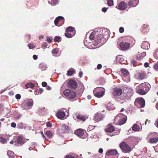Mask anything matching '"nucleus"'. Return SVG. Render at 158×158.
Wrapping results in <instances>:
<instances>
[{
  "label": "nucleus",
  "mask_w": 158,
  "mask_h": 158,
  "mask_svg": "<svg viewBox=\"0 0 158 158\" xmlns=\"http://www.w3.org/2000/svg\"><path fill=\"white\" fill-rule=\"evenodd\" d=\"M103 35L101 34L98 32V31L96 29L93 31L89 36V39L91 40L94 39L93 45L96 46L99 44V46H101L104 44V42H102L101 39H102Z\"/></svg>",
  "instance_id": "1"
},
{
  "label": "nucleus",
  "mask_w": 158,
  "mask_h": 158,
  "mask_svg": "<svg viewBox=\"0 0 158 158\" xmlns=\"http://www.w3.org/2000/svg\"><path fill=\"white\" fill-rule=\"evenodd\" d=\"M69 115L68 110L65 108H62L57 110L56 116L59 118L62 119L66 118Z\"/></svg>",
  "instance_id": "2"
},
{
  "label": "nucleus",
  "mask_w": 158,
  "mask_h": 158,
  "mask_svg": "<svg viewBox=\"0 0 158 158\" xmlns=\"http://www.w3.org/2000/svg\"><path fill=\"white\" fill-rule=\"evenodd\" d=\"M97 29V30L98 31L99 33H100V34H101L103 35V37L102 38V39H101L102 42H106V38H104V36H106V35H107V37L109 35V31L106 29L105 28Z\"/></svg>",
  "instance_id": "3"
},
{
  "label": "nucleus",
  "mask_w": 158,
  "mask_h": 158,
  "mask_svg": "<svg viewBox=\"0 0 158 158\" xmlns=\"http://www.w3.org/2000/svg\"><path fill=\"white\" fill-rule=\"evenodd\" d=\"M33 105V101L32 100L30 99L25 100L22 103V107L24 109L27 110L29 108V107L32 106Z\"/></svg>",
  "instance_id": "4"
},
{
  "label": "nucleus",
  "mask_w": 158,
  "mask_h": 158,
  "mask_svg": "<svg viewBox=\"0 0 158 158\" xmlns=\"http://www.w3.org/2000/svg\"><path fill=\"white\" fill-rule=\"evenodd\" d=\"M119 147L124 153H128L131 151V148L125 142H123L119 144Z\"/></svg>",
  "instance_id": "5"
},
{
  "label": "nucleus",
  "mask_w": 158,
  "mask_h": 158,
  "mask_svg": "<svg viewBox=\"0 0 158 158\" xmlns=\"http://www.w3.org/2000/svg\"><path fill=\"white\" fill-rule=\"evenodd\" d=\"M64 22V18L61 16H59L56 18L54 23L56 26H60L63 24Z\"/></svg>",
  "instance_id": "6"
},
{
  "label": "nucleus",
  "mask_w": 158,
  "mask_h": 158,
  "mask_svg": "<svg viewBox=\"0 0 158 158\" xmlns=\"http://www.w3.org/2000/svg\"><path fill=\"white\" fill-rule=\"evenodd\" d=\"M68 87L73 89H75L77 86V82L75 80H71L67 83Z\"/></svg>",
  "instance_id": "7"
},
{
  "label": "nucleus",
  "mask_w": 158,
  "mask_h": 158,
  "mask_svg": "<svg viewBox=\"0 0 158 158\" xmlns=\"http://www.w3.org/2000/svg\"><path fill=\"white\" fill-rule=\"evenodd\" d=\"M130 45L127 42H121L119 44V49L123 51L128 49Z\"/></svg>",
  "instance_id": "8"
},
{
  "label": "nucleus",
  "mask_w": 158,
  "mask_h": 158,
  "mask_svg": "<svg viewBox=\"0 0 158 158\" xmlns=\"http://www.w3.org/2000/svg\"><path fill=\"white\" fill-rule=\"evenodd\" d=\"M127 7V3L123 1L121 2L116 7L120 10H124L126 9Z\"/></svg>",
  "instance_id": "9"
},
{
  "label": "nucleus",
  "mask_w": 158,
  "mask_h": 158,
  "mask_svg": "<svg viewBox=\"0 0 158 158\" xmlns=\"http://www.w3.org/2000/svg\"><path fill=\"white\" fill-rule=\"evenodd\" d=\"M139 87L140 88H143L147 93L150 89L151 86L150 84L148 83H144L139 85Z\"/></svg>",
  "instance_id": "10"
},
{
  "label": "nucleus",
  "mask_w": 158,
  "mask_h": 158,
  "mask_svg": "<svg viewBox=\"0 0 158 158\" xmlns=\"http://www.w3.org/2000/svg\"><path fill=\"white\" fill-rule=\"evenodd\" d=\"M104 116L100 113L98 112L95 114L94 119L96 122H99L103 119Z\"/></svg>",
  "instance_id": "11"
},
{
  "label": "nucleus",
  "mask_w": 158,
  "mask_h": 158,
  "mask_svg": "<svg viewBox=\"0 0 158 158\" xmlns=\"http://www.w3.org/2000/svg\"><path fill=\"white\" fill-rule=\"evenodd\" d=\"M70 129L69 127L65 124H63L61 125L60 131L61 133H69Z\"/></svg>",
  "instance_id": "12"
},
{
  "label": "nucleus",
  "mask_w": 158,
  "mask_h": 158,
  "mask_svg": "<svg viewBox=\"0 0 158 158\" xmlns=\"http://www.w3.org/2000/svg\"><path fill=\"white\" fill-rule=\"evenodd\" d=\"M137 103L140 106V107L142 108L145 105V101L143 98L136 99L135 102V104H136Z\"/></svg>",
  "instance_id": "13"
},
{
  "label": "nucleus",
  "mask_w": 158,
  "mask_h": 158,
  "mask_svg": "<svg viewBox=\"0 0 158 158\" xmlns=\"http://www.w3.org/2000/svg\"><path fill=\"white\" fill-rule=\"evenodd\" d=\"M113 94L115 96L120 95L122 93V89L116 87L113 89Z\"/></svg>",
  "instance_id": "14"
},
{
  "label": "nucleus",
  "mask_w": 158,
  "mask_h": 158,
  "mask_svg": "<svg viewBox=\"0 0 158 158\" xmlns=\"http://www.w3.org/2000/svg\"><path fill=\"white\" fill-rule=\"evenodd\" d=\"M84 86L82 84H81L78 86V88L77 91V94L79 96H81L84 90Z\"/></svg>",
  "instance_id": "15"
},
{
  "label": "nucleus",
  "mask_w": 158,
  "mask_h": 158,
  "mask_svg": "<svg viewBox=\"0 0 158 158\" xmlns=\"http://www.w3.org/2000/svg\"><path fill=\"white\" fill-rule=\"evenodd\" d=\"M150 44L148 42L143 41L141 45V48L144 49H148L150 48Z\"/></svg>",
  "instance_id": "16"
},
{
  "label": "nucleus",
  "mask_w": 158,
  "mask_h": 158,
  "mask_svg": "<svg viewBox=\"0 0 158 158\" xmlns=\"http://www.w3.org/2000/svg\"><path fill=\"white\" fill-rule=\"evenodd\" d=\"M115 130V129L114 127L111 124H109L107 126V128L106 129V132L112 133Z\"/></svg>",
  "instance_id": "17"
},
{
  "label": "nucleus",
  "mask_w": 158,
  "mask_h": 158,
  "mask_svg": "<svg viewBox=\"0 0 158 158\" xmlns=\"http://www.w3.org/2000/svg\"><path fill=\"white\" fill-rule=\"evenodd\" d=\"M117 151L116 149H110L108 150L106 152V154L108 156L114 155L117 154Z\"/></svg>",
  "instance_id": "18"
},
{
  "label": "nucleus",
  "mask_w": 158,
  "mask_h": 158,
  "mask_svg": "<svg viewBox=\"0 0 158 158\" xmlns=\"http://www.w3.org/2000/svg\"><path fill=\"white\" fill-rule=\"evenodd\" d=\"M17 143L22 145L24 143L25 141L24 138L21 136H19L17 139Z\"/></svg>",
  "instance_id": "19"
},
{
  "label": "nucleus",
  "mask_w": 158,
  "mask_h": 158,
  "mask_svg": "<svg viewBox=\"0 0 158 158\" xmlns=\"http://www.w3.org/2000/svg\"><path fill=\"white\" fill-rule=\"evenodd\" d=\"M74 133L79 137H81L83 135V130L81 129H77L74 132Z\"/></svg>",
  "instance_id": "20"
},
{
  "label": "nucleus",
  "mask_w": 158,
  "mask_h": 158,
  "mask_svg": "<svg viewBox=\"0 0 158 158\" xmlns=\"http://www.w3.org/2000/svg\"><path fill=\"white\" fill-rule=\"evenodd\" d=\"M127 116L123 118H120L119 119V120L117 122V123L118 122V123L119 125H121L123 124L126 122L127 120Z\"/></svg>",
  "instance_id": "21"
},
{
  "label": "nucleus",
  "mask_w": 158,
  "mask_h": 158,
  "mask_svg": "<svg viewBox=\"0 0 158 158\" xmlns=\"http://www.w3.org/2000/svg\"><path fill=\"white\" fill-rule=\"evenodd\" d=\"M48 3L52 6H55L58 4L59 0H48Z\"/></svg>",
  "instance_id": "22"
},
{
  "label": "nucleus",
  "mask_w": 158,
  "mask_h": 158,
  "mask_svg": "<svg viewBox=\"0 0 158 158\" xmlns=\"http://www.w3.org/2000/svg\"><path fill=\"white\" fill-rule=\"evenodd\" d=\"M126 116H126L124 114L122 113L119 114L116 116L114 118V122L115 123V122L119 118H122Z\"/></svg>",
  "instance_id": "23"
},
{
  "label": "nucleus",
  "mask_w": 158,
  "mask_h": 158,
  "mask_svg": "<svg viewBox=\"0 0 158 158\" xmlns=\"http://www.w3.org/2000/svg\"><path fill=\"white\" fill-rule=\"evenodd\" d=\"M105 106L108 110H112L114 109V107L113 106V104L110 102L108 103L107 104H106Z\"/></svg>",
  "instance_id": "24"
},
{
  "label": "nucleus",
  "mask_w": 158,
  "mask_h": 158,
  "mask_svg": "<svg viewBox=\"0 0 158 158\" xmlns=\"http://www.w3.org/2000/svg\"><path fill=\"white\" fill-rule=\"evenodd\" d=\"M27 124H24L22 123H19L17 125L19 128L21 129H26L27 127Z\"/></svg>",
  "instance_id": "25"
},
{
  "label": "nucleus",
  "mask_w": 158,
  "mask_h": 158,
  "mask_svg": "<svg viewBox=\"0 0 158 158\" xmlns=\"http://www.w3.org/2000/svg\"><path fill=\"white\" fill-rule=\"evenodd\" d=\"M132 128L133 131H140L139 127L136 124H134L132 126Z\"/></svg>",
  "instance_id": "26"
},
{
  "label": "nucleus",
  "mask_w": 158,
  "mask_h": 158,
  "mask_svg": "<svg viewBox=\"0 0 158 158\" xmlns=\"http://www.w3.org/2000/svg\"><path fill=\"white\" fill-rule=\"evenodd\" d=\"M76 115H77L76 118L80 120L84 121L86 119V118L84 115H82L79 114H78L77 115L76 114Z\"/></svg>",
  "instance_id": "27"
},
{
  "label": "nucleus",
  "mask_w": 158,
  "mask_h": 158,
  "mask_svg": "<svg viewBox=\"0 0 158 158\" xmlns=\"http://www.w3.org/2000/svg\"><path fill=\"white\" fill-rule=\"evenodd\" d=\"M140 89H136V92L140 95H144L146 94L143 88H140Z\"/></svg>",
  "instance_id": "28"
},
{
  "label": "nucleus",
  "mask_w": 158,
  "mask_h": 158,
  "mask_svg": "<svg viewBox=\"0 0 158 158\" xmlns=\"http://www.w3.org/2000/svg\"><path fill=\"white\" fill-rule=\"evenodd\" d=\"M122 75L124 77H126L128 76L129 74V73L127 70L123 69L121 70Z\"/></svg>",
  "instance_id": "29"
},
{
  "label": "nucleus",
  "mask_w": 158,
  "mask_h": 158,
  "mask_svg": "<svg viewBox=\"0 0 158 158\" xmlns=\"http://www.w3.org/2000/svg\"><path fill=\"white\" fill-rule=\"evenodd\" d=\"M104 94V92L101 91L100 92H98L94 94V95L98 98H101L102 97Z\"/></svg>",
  "instance_id": "30"
},
{
  "label": "nucleus",
  "mask_w": 158,
  "mask_h": 158,
  "mask_svg": "<svg viewBox=\"0 0 158 158\" xmlns=\"http://www.w3.org/2000/svg\"><path fill=\"white\" fill-rule=\"evenodd\" d=\"M146 55L145 52H143L141 53V55H138L136 56V59L139 60H141Z\"/></svg>",
  "instance_id": "31"
},
{
  "label": "nucleus",
  "mask_w": 158,
  "mask_h": 158,
  "mask_svg": "<svg viewBox=\"0 0 158 158\" xmlns=\"http://www.w3.org/2000/svg\"><path fill=\"white\" fill-rule=\"evenodd\" d=\"M158 141V137L151 138L150 139L149 142L151 143H156Z\"/></svg>",
  "instance_id": "32"
},
{
  "label": "nucleus",
  "mask_w": 158,
  "mask_h": 158,
  "mask_svg": "<svg viewBox=\"0 0 158 158\" xmlns=\"http://www.w3.org/2000/svg\"><path fill=\"white\" fill-rule=\"evenodd\" d=\"M76 96V93H75L72 91L71 90V91L70 93L69 94V95L68 96V98H70V99H72L74 98Z\"/></svg>",
  "instance_id": "33"
},
{
  "label": "nucleus",
  "mask_w": 158,
  "mask_h": 158,
  "mask_svg": "<svg viewBox=\"0 0 158 158\" xmlns=\"http://www.w3.org/2000/svg\"><path fill=\"white\" fill-rule=\"evenodd\" d=\"M7 155L8 157L10 158H13L14 157V153L12 151L8 150L7 152Z\"/></svg>",
  "instance_id": "34"
},
{
  "label": "nucleus",
  "mask_w": 158,
  "mask_h": 158,
  "mask_svg": "<svg viewBox=\"0 0 158 158\" xmlns=\"http://www.w3.org/2000/svg\"><path fill=\"white\" fill-rule=\"evenodd\" d=\"M75 72V70L74 69H70L67 72V74L68 76H71Z\"/></svg>",
  "instance_id": "35"
},
{
  "label": "nucleus",
  "mask_w": 158,
  "mask_h": 158,
  "mask_svg": "<svg viewBox=\"0 0 158 158\" xmlns=\"http://www.w3.org/2000/svg\"><path fill=\"white\" fill-rule=\"evenodd\" d=\"M25 86L27 88H30L33 89L35 87V85L31 83H28L25 84Z\"/></svg>",
  "instance_id": "36"
},
{
  "label": "nucleus",
  "mask_w": 158,
  "mask_h": 158,
  "mask_svg": "<svg viewBox=\"0 0 158 158\" xmlns=\"http://www.w3.org/2000/svg\"><path fill=\"white\" fill-rule=\"evenodd\" d=\"M71 91V90L69 89H66L64 91L63 94L65 96L68 97Z\"/></svg>",
  "instance_id": "37"
},
{
  "label": "nucleus",
  "mask_w": 158,
  "mask_h": 158,
  "mask_svg": "<svg viewBox=\"0 0 158 158\" xmlns=\"http://www.w3.org/2000/svg\"><path fill=\"white\" fill-rule=\"evenodd\" d=\"M45 108L44 107H39L38 110V112L40 114H42L43 112L45 111Z\"/></svg>",
  "instance_id": "38"
},
{
  "label": "nucleus",
  "mask_w": 158,
  "mask_h": 158,
  "mask_svg": "<svg viewBox=\"0 0 158 158\" xmlns=\"http://www.w3.org/2000/svg\"><path fill=\"white\" fill-rule=\"evenodd\" d=\"M74 29H75V28L74 27L69 26L66 28V31L67 32H72L73 31Z\"/></svg>",
  "instance_id": "39"
},
{
  "label": "nucleus",
  "mask_w": 158,
  "mask_h": 158,
  "mask_svg": "<svg viewBox=\"0 0 158 158\" xmlns=\"http://www.w3.org/2000/svg\"><path fill=\"white\" fill-rule=\"evenodd\" d=\"M40 68L42 70H45L47 68L46 65L42 64H40L39 66Z\"/></svg>",
  "instance_id": "40"
},
{
  "label": "nucleus",
  "mask_w": 158,
  "mask_h": 158,
  "mask_svg": "<svg viewBox=\"0 0 158 158\" xmlns=\"http://www.w3.org/2000/svg\"><path fill=\"white\" fill-rule=\"evenodd\" d=\"M46 135L48 137L51 138L53 134L51 131L48 130L46 131Z\"/></svg>",
  "instance_id": "41"
},
{
  "label": "nucleus",
  "mask_w": 158,
  "mask_h": 158,
  "mask_svg": "<svg viewBox=\"0 0 158 158\" xmlns=\"http://www.w3.org/2000/svg\"><path fill=\"white\" fill-rule=\"evenodd\" d=\"M61 38L59 36H56L55 37L54 40L55 42H59L60 41Z\"/></svg>",
  "instance_id": "42"
},
{
  "label": "nucleus",
  "mask_w": 158,
  "mask_h": 158,
  "mask_svg": "<svg viewBox=\"0 0 158 158\" xmlns=\"http://www.w3.org/2000/svg\"><path fill=\"white\" fill-rule=\"evenodd\" d=\"M145 74L143 72L140 73L139 74V77L140 79H142L144 78Z\"/></svg>",
  "instance_id": "43"
},
{
  "label": "nucleus",
  "mask_w": 158,
  "mask_h": 158,
  "mask_svg": "<svg viewBox=\"0 0 158 158\" xmlns=\"http://www.w3.org/2000/svg\"><path fill=\"white\" fill-rule=\"evenodd\" d=\"M107 4L109 6H112L114 5L113 0H108L107 1Z\"/></svg>",
  "instance_id": "44"
},
{
  "label": "nucleus",
  "mask_w": 158,
  "mask_h": 158,
  "mask_svg": "<svg viewBox=\"0 0 158 158\" xmlns=\"http://www.w3.org/2000/svg\"><path fill=\"white\" fill-rule=\"evenodd\" d=\"M59 50L57 48L53 49L52 51V53L53 54H57Z\"/></svg>",
  "instance_id": "45"
},
{
  "label": "nucleus",
  "mask_w": 158,
  "mask_h": 158,
  "mask_svg": "<svg viewBox=\"0 0 158 158\" xmlns=\"http://www.w3.org/2000/svg\"><path fill=\"white\" fill-rule=\"evenodd\" d=\"M153 68L156 71H158V63H155L154 64Z\"/></svg>",
  "instance_id": "46"
},
{
  "label": "nucleus",
  "mask_w": 158,
  "mask_h": 158,
  "mask_svg": "<svg viewBox=\"0 0 158 158\" xmlns=\"http://www.w3.org/2000/svg\"><path fill=\"white\" fill-rule=\"evenodd\" d=\"M154 56L156 58L158 59V49L156 50L155 52Z\"/></svg>",
  "instance_id": "47"
},
{
  "label": "nucleus",
  "mask_w": 158,
  "mask_h": 158,
  "mask_svg": "<svg viewBox=\"0 0 158 158\" xmlns=\"http://www.w3.org/2000/svg\"><path fill=\"white\" fill-rule=\"evenodd\" d=\"M65 35L66 37L68 38H71L73 36L71 34L69 33H65Z\"/></svg>",
  "instance_id": "48"
},
{
  "label": "nucleus",
  "mask_w": 158,
  "mask_h": 158,
  "mask_svg": "<svg viewBox=\"0 0 158 158\" xmlns=\"http://www.w3.org/2000/svg\"><path fill=\"white\" fill-rule=\"evenodd\" d=\"M129 98V97L127 95V94H124L123 98L124 100L128 99Z\"/></svg>",
  "instance_id": "49"
},
{
  "label": "nucleus",
  "mask_w": 158,
  "mask_h": 158,
  "mask_svg": "<svg viewBox=\"0 0 158 158\" xmlns=\"http://www.w3.org/2000/svg\"><path fill=\"white\" fill-rule=\"evenodd\" d=\"M28 46L29 49H32L33 48H35V46L34 45L32 44H28Z\"/></svg>",
  "instance_id": "50"
},
{
  "label": "nucleus",
  "mask_w": 158,
  "mask_h": 158,
  "mask_svg": "<svg viewBox=\"0 0 158 158\" xmlns=\"http://www.w3.org/2000/svg\"><path fill=\"white\" fill-rule=\"evenodd\" d=\"M21 97V95L19 94H17L16 95H15V98L17 99V100H19L20 99Z\"/></svg>",
  "instance_id": "51"
},
{
  "label": "nucleus",
  "mask_w": 158,
  "mask_h": 158,
  "mask_svg": "<svg viewBox=\"0 0 158 158\" xmlns=\"http://www.w3.org/2000/svg\"><path fill=\"white\" fill-rule=\"evenodd\" d=\"M6 140L4 138H1V140H0L1 142L3 143H6Z\"/></svg>",
  "instance_id": "52"
},
{
  "label": "nucleus",
  "mask_w": 158,
  "mask_h": 158,
  "mask_svg": "<svg viewBox=\"0 0 158 158\" xmlns=\"http://www.w3.org/2000/svg\"><path fill=\"white\" fill-rule=\"evenodd\" d=\"M119 32L121 33H122L124 31V28L122 27H120L119 28Z\"/></svg>",
  "instance_id": "53"
},
{
  "label": "nucleus",
  "mask_w": 158,
  "mask_h": 158,
  "mask_svg": "<svg viewBox=\"0 0 158 158\" xmlns=\"http://www.w3.org/2000/svg\"><path fill=\"white\" fill-rule=\"evenodd\" d=\"M94 128V127L93 126H89V127L88 128L87 130H89V131H90V130H93Z\"/></svg>",
  "instance_id": "54"
},
{
  "label": "nucleus",
  "mask_w": 158,
  "mask_h": 158,
  "mask_svg": "<svg viewBox=\"0 0 158 158\" xmlns=\"http://www.w3.org/2000/svg\"><path fill=\"white\" fill-rule=\"evenodd\" d=\"M52 124L49 122H48L46 123V126L47 127H51L52 126Z\"/></svg>",
  "instance_id": "55"
},
{
  "label": "nucleus",
  "mask_w": 158,
  "mask_h": 158,
  "mask_svg": "<svg viewBox=\"0 0 158 158\" xmlns=\"http://www.w3.org/2000/svg\"><path fill=\"white\" fill-rule=\"evenodd\" d=\"M108 8L103 7L102 9V11L103 12H105L107 11Z\"/></svg>",
  "instance_id": "56"
},
{
  "label": "nucleus",
  "mask_w": 158,
  "mask_h": 158,
  "mask_svg": "<svg viewBox=\"0 0 158 158\" xmlns=\"http://www.w3.org/2000/svg\"><path fill=\"white\" fill-rule=\"evenodd\" d=\"M42 85L43 87H45L47 86V83L45 82H43L42 83Z\"/></svg>",
  "instance_id": "57"
},
{
  "label": "nucleus",
  "mask_w": 158,
  "mask_h": 158,
  "mask_svg": "<svg viewBox=\"0 0 158 158\" xmlns=\"http://www.w3.org/2000/svg\"><path fill=\"white\" fill-rule=\"evenodd\" d=\"M102 68V65L101 64H99L97 66V69H100Z\"/></svg>",
  "instance_id": "58"
},
{
  "label": "nucleus",
  "mask_w": 158,
  "mask_h": 158,
  "mask_svg": "<svg viewBox=\"0 0 158 158\" xmlns=\"http://www.w3.org/2000/svg\"><path fill=\"white\" fill-rule=\"evenodd\" d=\"M11 126L12 127L15 128L16 126V124L15 123L13 122L11 123Z\"/></svg>",
  "instance_id": "59"
},
{
  "label": "nucleus",
  "mask_w": 158,
  "mask_h": 158,
  "mask_svg": "<svg viewBox=\"0 0 158 158\" xmlns=\"http://www.w3.org/2000/svg\"><path fill=\"white\" fill-rule=\"evenodd\" d=\"M128 4L129 6H132V7H135V6L137 5L134 6H132L133 3L131 1H130L128 2Z\"/></svg>",
  "instance_id": "60"
},
{
  "label": "nucleus",
  "mask_w": 158,
  "mask_h": 158,
  "mask_svg": "<svg viewBox=\"0 0 158 158\" xmlns=\"http://www.w3.org/2000/svg\"><path fill=\"white\" fill-rule=\"evenodd\" d=\"M48 46V44L46 42H44L42 44V46L46 48Z\"/></svg>",
  "instance_id": "61"
},
{
  "label": "nucleus",
  "mask_w": 158,
  "mask_h": 158,
  "mask_svg": "<svg viewBox=\"0 0 158 158\" xmlns=\"http://www.w3.org/2000/svg\"><path fill=\"white\" fill-rule=\"evenodd\" d=\"M83 72L82 71H80L79 73V76L81 78L82 76Z\"/></svg>",
  "instance_id": "62"
},
{
  "label": "nucleus",
  "mask_w": 158,
  "mask_h": 158,
  "mask_svg": "<svg viewBox=\"0 0 158 158\" xmlns=\"http://www.w3.org/2000/svg\"><path fill=\"white\" fill-rule=\"evenodd\" d=\"M149 64L148 62H146L144 64V66L145 68H147L149 66Z\"/></svg>",
  "instance_id": "63"
},
{
  "label": "nucleus",
  "mask_w": 158,
  "mask_h": 158,
  "mask_svg": "<svg viewBox=\"0 0 158 158\" xmlns=\"http://www.w3.org/2000/svg\"><path fill=\"white\" fill-rule=\"evenodd\" d=\"M65 158H75L72 155H67Z\"/></svg>",
  "instance_id": "64"
}]
</instances>
